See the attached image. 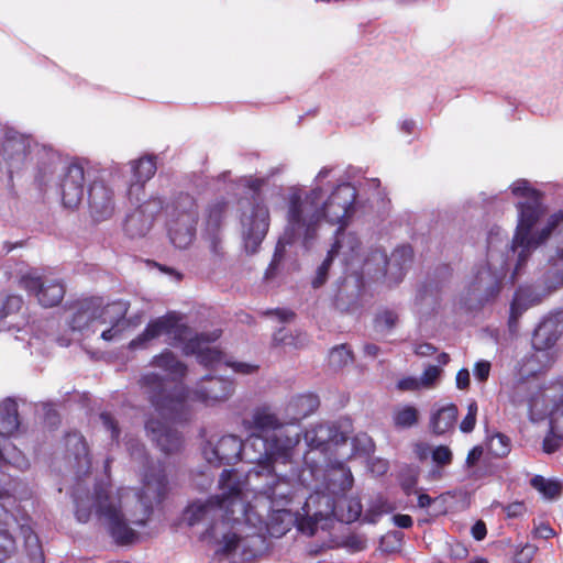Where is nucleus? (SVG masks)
Listing matches in <instances>:
<instances>
[{"label":"nucleus","instance_id":"f257e3e1","mask_svg":"<svg viewBox=\"0 0 563 563\" xmlns=\"http://www.w3.org/2000/svg\"><path fill=\"white\" fill-rule=\"evenodd\" d=\"M151 365L168 373L170 378L153 372L141 376L139 385L146 399L164 419L187 420L190 390L181 384L188 372L187 365L168 349L155 355Z\"/></svg>","mask_w":563,"mask_h":563},{"label":"nucleus","instance_id":"f03ea898","mask_svg":"<svg viewBox=\"0 0 563 563\" xmlns=\"http://www.w3.org/2000/svg\"><path fill=\"white\" fill-rule=\"evenodd\" d=\"M511 192L516 197L525 198L516 205L518 210V223L512 238L511 249L518 253L517 269L525 265L531 252L545 243L552 233L563 223V210L552 213L547 224L534 234L532 228L545 214L547 207L543 203V192L530 186L526 179L517 180L511 186Z\"/></svg>","mask_w":563,"mask_h":563},{"label":"nucleus","instance_id":"7ed1b4c3","mask_svg":"<svg viewBox=\"0 0 563 563\" xmlns=\"http://www.w3.org/2000/svg\"><path fill=\"white\" fill-rule=\"evenodd\" d=\"M249 437L245 440L246 450H252L251 463H256L268 473L277 461L287 463L291 457L290 439L278 433L284 422L269 407H258L253 411L250 421H245Z\"/></svg>","mask_w":563,"mask_h":563},{"label":"nucleus","instance_id":"20e7f679","mask_svg":"<svg viewBox=\"0 0 563 563\" xmlns=\"http://www.w3.org/2000/svg\"><path fill=\"white\" fill-rule=\"evenodd\" d=\"M220 494L211 496L206 503H195L189 506L188 522L190 526L203 520L211 510H220L222 520L228 525L238 521L236 514L245 515L249 504L243 493V482L234 470H223L219 478Z\"/></svg>","mask_w":563,"mask_h":563},{"label":"nucleus","instance_id":"39448f33","mask_svg":"<svg viewBox=\"0 0 563 563\" xmlns=\"http://www.w3.org/2000/svg\"><path fill=\"white\" fill-rule=\"evenodd\" d=\"M323 190L321 187L312 188L307 195L303 205V214L306 219H309L313 214H318V219L314 222V233L317 232V225L325 219L331 224H346V220L354 212V202L357 197L355 187L349 183L341 184L335 187L324 203L319 207L322 199Z\"/></svg>","mask_w":563,"mask_h":563},{"label":"nucleus","instance_id":"423d86ee","mask_svg":"<svg viewBox=\"0 0 563 563\" xmlns=\"http://www.w3.org/2000/svg\"><path fill=\"white\" fill-rule=\"evenodd\" d=\"M166 228L170 242L178 249H186L196 235L199 220L197 199L188 192L174 195L165 207Z\"/></svg>","mask_w":563,"mask_h":563},{"label":"nucleus","instance_id":"0eeeda50","mask_svg":"<svg viewBox=\"0 0 563 563\" xmlns=\"http://www.w3.org/2000/svg\"><path fill=\"white\" fill-rule=\"evenodd\" d=\"M318 214L311 216L309 219L305 218L303 205L300 194L294 192L289 197L288 211H287V225L283 236L279 238L275 252L266 271V276L274 273L280 264L285 247L294 243L298 238H303V243L307 245L310 240L314 238V222Z\"/></svg>","mask_w":563,"mask_h":563},{"label":"nucleus","instance_id":"6e6552de","mask_svg":"<svg viewBox=\"0 0 563 563\" xmlns=\"http://www.w3.org/2000/svg\"><path fill=\"white\" fill-rule=\"evenodd\" d=\"M266 179L251 177L246 180L245 187L252 191V210L249 216L242 218L243 236L245 249L255 253L267 234L269 228V211L262 197V188Z\"/></svg>","mask_w":563,"mask_h":563},{"label":"nucleus","instance_id":"1a4fd4ad","mask_svg":"<svg viewBox=\"0 0 563 563\" xmlns=\"http://www.w3.org/2000/svg\"><path fill=\"white\" fill-rule=\"evenodd\" d=\"M563 334V309L549 312L536 327L531 338L533 353L529 361H538L540 365L531 369L543 372L554 363L558 341Z\"/></svg>","mask_w":563,"mask_h":563},{"label":"nucleus","instance_id":"9d476101","mask_svg":"<svg viewBox=\"0 0 563 563\" xmlns=\"http://www.w3.org/2000/svg\"><path fill=\"white\" fill-rule=\"evenodd\" d=\"M168 493V479L164 467L158 464H148L143 474V486L137 494V503L141 507L140 517L132 516L131 523L145 526L153 514L154 504L162 503Z\"/></svg>","mask_w":563,"mask_h":563},{"label":"nucleus","instance_id":"9b49d317","mask_svg":"<svg viewBox=\"0 0 563 563\" xmlns=\"http://www.w3.org/2000/svg\"><path fill=\"white\" fill-rule=\"evenodd\" d=\"M93 506L97 515L108 520L109 533L117 544L129 545L139 540V533L129 527L120 509L110 501V496L103 488L95 490Z\"/></svg>","mask_w":563,"mask_h":563},{"label":"nucleus","instance_id":"f8f14e48","mask_svg":"<svg viewBox=\"0 0 563 563\" xmlns=\"http://www.w3.org/2000/svg\"><path fill=\"white\" fill-rule=\"evenodd\" d=\"M20 286L29 295H33L44 308L58 306L66 292L65 285L60 279L33 274L23 275L20 279Z\"/></svg>","mask_w":563,"mask_h":563},{"label":"nucleus","instance_id":"ddd939ff","mask_svg":"<svg viewBox=\"0 0 563 563\" xmlns=\"http://www.w3.org/2000/svg\"><path fill=\"white\" fill-rule=\"evenodd\" d=\"M253 454L252 450H246L245 441L233 434L221 437L217 443L208 444L203 449V455L207 462L216 467L222 465L234 464L245 456L250 462V456Z\"/></svg>","mask_w":563,"mask_h":563},{"label":"nucleus","instance_id":"4468645a","mask_svg":"<svg viewBox=\"0 0 563 563\" xmlns=\"http://www.w3.org/2000/svg\"><path fill=\"white\" fill-rule=\"evenodd\" d=\"M509 401L514 407L526 406L531 419L545 413V396L539 386L527 378L515 380L508 391Z\"/></svg>","mask_w":563,"mask_h":563},{"label":"nucleus","instance_id":"2eb2a0df","mask_svg":"<svg viewBox=\"0 0 563 563\" xmlns=\"http://www.w3.org/2000/svg\"><path fill=\"white\" fill-rule=\"evenodd\" d=\"M221 334L222 331L218 329L211 332L196 333L183 346V354L186 356L196 355L199 364L206 368H213L224 362V353L217 347H210L209 344L216 342Z\"/></svg>","mask_w":563,"mask_h":563},{"label":"nucleus","instance_id":"dca6fc26","mask_svg":"<svg viewBox=\"0 0 563 563\" xmlns=\"http://www.w3.org/2000/svg\"><path fill=\"white\" fill-rule=\"evenodd\" d=\"M74 310L69 320V327L73 331L84 332L89 330L95 323L104 324L106 307L100 297H90L77 300L73 303Z\"/></svg>","mask_w":563,"mask_h":563},{"label":"nucleus","instance_id":"f3484780","mask_svg":"<svg viewBox=\"0 0 563 563\" xmlns=\"http://www.w3.org/2000/svg\"><path fill=\"white\" fill-rule=\"evenodd\" d=\"M85 169L79 163H70L60 181L62 201L66 208H77L84 198Z\"/></svg>","mask_w":563,"mask_h":563},{"label":"nucleus","instance_id":"a211bd4d","mask_svg":"<svg viewBox=\"0 0 563 563\" xmlns=\"http://www.w3.org/2000/svg\"><path fill=\"white\" fill-rule=\"evenodd\" d=\"M88 208L95 222L110 219L114 213L113 191L100 180H95L88 188Z\"/></svg>","mask_w":563,"mask_h":563},{"label":"nucleus","instance_id":"6ab92c4d","mask_svg":"<svg viewBox=\"0 0 563 563\" xmlns=\"http://www.w3.org/2000/svg\"><path fill=\"white\" fill-rule=\"evenodd\" d=\"M234 391L231 380L214 376H206L201 383L190 391L189 399L205 404H214L227 400Z\"/></svg>","mask_w":563,"mask_h":563},{"label":"nucleus","instance_id":"aec40b11","mask_svg":"<svg viewBox=\"0 0 563 563\" xmlns=\"http://www.w3.org/2000/svg\"><path fill=\"white\" fill-rule=\"evenodd\" d=\"M145 429L164 453L170 454L180 450L183 445L181 434L169 428L166 422L150 418L145 421Z\"/></svg>","mask_w":563,"mask_h":563},{"label":"nucleus","instance_id":"412c9836","mask_svg":"<svg viewBox=\"0 0 563 563\" xmlns=\"http://www.w3.org/2000/svg\"><path fill=\"white\" fill-rule=\"evenodd\" d=\"M547 296L548 295H545V292L540 294L531 286L518 287L510 303L508 319V327L510 331L516 330L520 317L528 308L541 303L543 298Z\"/></svg>","mask_w":563,"mask_h":563},{"label":"nucleus","instance_id":"4be33fe9","mask_svg":"<svg viewBox=\"0 0 563 563\" xmlns=\"http://www.w3.org/2000/svg\"><path fill=\"white\" fill-rule=\"evenodd\" d=\"M500 289L501 279L489 266L481 267L470 285V291L478 292L477 300L482 305L495 299Z\"/></svg>","mask_w":563,"mask_h":563},{"label":"nucleus","instance_id":"5701e85b","mask_svg":"<svg viewBox=\"0 0 563 563\" xmlns=\"http://www.w3.org/2000/svg\"><path fill=\"white\" fill-rule=\"evenodd\" d=\"M8 497V492L0 488V500ZM16 522L15 517L0 505V562L10 558L16 550L15 539L9 532V528Z\"/></svg>","mask_w":563,"mask_h":563},{"label":"nucleus","instance_id":"b1692460","mask_svg":"<svg viewBox=\"0 0 563 563\" xmlns=\"http://www.w3.org/2000/svg\"><path fill=\"white\" fill-rule=\"evenodd\" d=\"M319 407V396L314 393H305L291 397L286 406V412L290 421L298 422L314 413Z\"/></svg>","mask_w":563,"mask_h":563},{"label":"nucleus","instance_id":"393cba45","mask_svg":"<svg viewBox=\"0 0 563 563\" xmlns=\"http://www.w3.org/2000/svg\"><path fill=\"white\" fill-rule=\"evenodd\" d=\"M67 452L74 457L79 470L89 471L91 456L85 437L78 431L67 432L65 435Z\"/></svg>","mask_w":563,"mask_h":563},{"label":"nucleus","instance_id":"a878e982","mask_svg":"<svg viewBox=\"0 0 563 563\" xmlns=\"http://www.w3.org/2000/svg\"><path fill=\"white\" fill-rule=\"evenodd\" d=\"M342 224L335 232V240L329 252L335 257L342 253L346 262L352 261L361 249V241L355 233L345 232Z\"/></svg>","mask_w":563,"mask_h":563},{"label":"nucleus","instance_id":"bb28decb","mask_svg":"<svg viewBox=\"0 0 563 563\" xmlns=\"http://www.w3.org/2000/svg\"><path fill=\"white\" fill-rule=\"evenodd\" d=\"M24 300L19 295H0V331L11 330L18 324L15 323Z\"/></svg>","mask_w":563,"mask_h":563},{"label":"nucleus","instance_id":"cd10ccee","mask_svg":"<svg viewBox=\"0 0 563 563\" xmlns=\"http://www.w3.org/2000/svg\"><path fill=\"white\" fill-rule=\"evenodd\" d=\"M459 409L456 405L449 404L432 412L430 417V429L435 435H443L454 429L457 420Z\"/></svg>","mask_w":563,"mask_h":563},{"label":"nucleus","instance_id":"c85d7f7f","mask_svg":"<svg viewBox=\"0 0 563 563\" xmlns=\"http://www.w3.org/2000/svg\"><path fill=\"white\" fill-rule=\"evenodd\" d=\"M229 201L225 198H217L208 203L205 209V231L220 232L227 212Z\"/></svg>","mask_w":563,"mask_h":563},{"label":"nucleus","instance_id":"c756f323","mask_svg":"<svg viewBox=\"0 0 563 563\" xmlns=\"http://www.w3.org/2000/svg\"><path fill=\"white\" fill-rule=\"evenodd\" d=\"M172 319L168 318V312L162 317H158L147 323L141 334L131 341L130 346L132 349L143 347L144 344L153 339L167 334V330L172 328Z\"/></svg>","mask_w":563,"mask_h":563},{"label":"nucleus","instance_id":"7c9ffc66","mask_svg":"<svg viewBox=\"0 0 563 563\" xmlns=\"http://www.w3.org/2000/svg\"><path fill=\"white\" fill-rule=\"evenodd\" d=\"M132 170L134 178L136 180V185H131L129 188V196L132 195L134 188L137 190L143 189V186L146 181H148L156 173V156L154 155H145L137 161L133 162Z\"/></svg>","mask_w":563,"mask_h":563},{"label":"nucleus","instance_id":"2f4dec72","mask_svg":"<svg viewBox=\"0 0 563 563\" xmlns=\"http://www.w3.org/2000/svg\"><path fill=\"white\" fill-rule=\"evenodd\" d=\"M153 223L136 208L126 216L123 230L131 239L143 238L151 230Z\"/></svg>","mask_w":563,"mask_h":563},{"label":"nucleus","instance_id":"473e14b6","mask_svg":"<svg viewBox=\"0 0 563 563\" xmlns=\"http://www.w3.org/2000/svg\"><path fill=\"white\" fill-rule=\"evenodd\" d=\"M168 318L172 319V328L167 330V335H170L175 342L183 343V346H185V343L194 338L190 327L183 322V317L178 312L169 311Z\"/></svg>","mask_w":563,"mask_h":563},{"label":"nucleus","instance_id":"72a5a7b5","mask_svg":"<svg viewBox=\"0 0 563 563\" xmlns=\"http://www.w3.org/2000/svg\"><path fill=\"white\" fill-rule=\"evenodd\" d=\"M335 309L342 312H353L360 308L358 291L347 292L345 284L339 287L333 298Z\"/></svg>","mask_w":563,"mask_h":563},{"label":"nucleus","instance_id":"f704fd0d","mask_svg":"<svg viewBox=\"0 0 563 563\" xmlns=\"http://www.w3.org/2000/svg\"><path fill=\"white\" fill-rule=\"evenodd\" d=\"M26 145L22 140L5 139L2 144L1 155L5 162L22 163L26 157Z\"/></svg>","mask_w":563,"mask_h":563},{"label":"nucleus","instance_id":"c9c22d12","mask_svg":"<svg viewBox=\"0 0 563 563\" xmlns=\"http://www.w3.org/2000/svg\"><path fill=\"white\" fill-rule=\"evenodd\" d=\"M419 421V411L412 405H405L397 408L393 415V422L396 428L409 429Z\"/></svg>","mask_w":563,"mask_h":563},{"label":"nucleus","instance_id":"e433bc0d","mask_svg":"<svg viewBox=\"0 0 563 563\" xmlns=\"http://www.w3.org/2000/svg\"><path fill=\"white\" fill-rule=\"evenodd\" d=\"M530 485L548 499L558 498L562 493V484L555 479H547L542 475H534Z\"/></svg>","mask_w":563,"mask_h":563},{"label":"nucleus","instance_id":"4c0bfd02","mask_svg":"<svg viewBox=\"0 0 563 563\" xmlns=\"http://www.w3.org/2000/svg\"><path fill=\"white\" fill-rule=\"evenodd\" d=\"M383 257L386 271L389 269V266L393 263L394 265L398 266L400 272H402L404 268L412 262L413 250L409 244H404L394 250L389 260L386 255H383Z\"/></svg>","mask_w":563,"mask_h":563},{"label":"nucleus","instance_id":"58836bf2","mask_svg":"<svg viewBox=\"0 0 563 563\" xmlns=\"http://www.w3.org/2000/svg\"><path fill=\"white\" fill-rule=\"evenodd\" d=\"M545 295H550L563 287V266L553 264L542 276Z\"/></svg>","mask_w":563,"mask_h":563},{"label":"nucleus","instance_id":"ea45409f","mask_svg":"<svg viewBox=\"0 0 563 563\" xmlns=\"http://www.w3.org/2000/svg\"><path fill=\"white\" fill-rule=\"evenodd\" d=\"M488 451L494 457H506L511 451V440L506 434L496 432L488 441Z\"/></svg>","mask_w":563,"mask_h":563},{"label":"nucleus","instance_id":"a19ab883","mask_svg":"<svg viewBox=\"0 0 563 563\" xmlns=\"http://www.w3.org/2000/svg\"><path fill=\"white\" fill-rule=\"evenodd\" d=\"M166 203L158 196H152L143 203H141L137 209L148 219L152 223H154L156 217L164 212L165 213Z\"/></svg>","mask_w":563,"mask_h":563},{"label":"nucleus","instance_id":"79ce46f5","mask_svg":"<svg viewBox=\"0 0 563 563\" xmlns=\"http://www.w3.org/2000/svg\"><path fill=\"white\" fill-rule=\"evenodd\" d=\"M329 361L332 366L341 368L353 363V352L346 344L336 345L330 351Z\"/></svg>","mask_w":563,"mask_h":563},{"label":"nucleus","instance_id":"37998d69","mask_svg":"<svg viewBox=\"0 0 563 563\" xmlns=\"http://www.w3.org/2000/svg\"><path fill=\"white\" fill-rule=\"evenodd\" d=\"M334 256L328 252L327 257L323 260L321 265L317 268L316 276L311 280V286L314 289L322 287L329 276L330 267L333 263Z\"/></svg>","mask_w":563,"mask_h":563},{"label":"nucleus","instance_id":"c03bdc74","mask_svg":"<svg viewBox=\"0 0 563 563\" xmlns=\"http://www.w3.org/2000/svg\"><path fill=\"white\" fill-rule=\"evenodd\" d=\"M375 327L379 330H391L398 322V314L390 309L379 311L375 317Z\"/></svg>","mask_w":563,"mask_h":563},{"label":"nucleus","instance_id":"a18cd8bd","mask_svg":"<svg viewBox=\"0 0 563 563\" xmlns=\"http://www.w3.org/2000/svg\"><path fill=\"white\" fill-rule=\"evenodd\" d=\"M551 432L563 437V399L550 412Z\"/></svg>","mask_w":563,"mask_h":563},{"label":"nucleus","instance_id":"49530a36","mask_svg":"<svg viewBox=\"0 0 563 563\" xmlns=\"http://www.w3.org/2000/svg\"><path fill=\"white\" fill-rule=\"evenodd\" d=\"M477 411V402L475 400L470 401L467 406V413L460 423V430L462 432L470 433L474 430L476 426Z\"/></svg>","mask_w":563,"mask_h":563},{"label":"nucleus","instance_id":"de8ad7c7","mask_svg":"<svg viewBox=\"0 0 563 563\" xmlns=\"http://www.w3.org/2000/svg\"><path fill=\"white\" fill-rule=\"evenodd\" d=\"M103 427L106 430L110 432L111 440L114 443H119L121 429L119 427L118 421L114 419V417L110 412H101L99 416Z\"/></svg>","mask_w":563,"mask_h":563},{"label":"nucleus","instance_id":"09e8293b","mask_svg":"<svg viewBox=\"0 0 563 563\" xmlns=\"http://www.w3.org/2000/svg\"><path fill=\"white\" fill-rule=\"evenodd\" d=\"M442 369L439 366L428 365L419 379L420 386L426 388L432 387L440 377Z\"/></svg>","mask_w":563,"mask_h":563},{"label":"nucleus","instance_id":"8fccbe9b","mask_svg":"<svg viewBox=\"0 0 563 563\" xmlns=\"http://www.w3.org/2000/svg\"><path fill=\"white\" fill-rule=\"evenodd\" d=\"M240 537L234 532H229L223 534L222 538V547L217 551L222 555L232 554L239 547Z\"/></svg>","mask_w":563,"mask_h":563},{"label":"nucleus","instance_id":"3c124183","mask_svg":"<svg viewBox=\"0 0 563 563\" xmlns=\"http://www.w3.org/2000/svg\"><path fill=\"white\" fill-rule=\"evenodd\" d=\"M432 460L440 466H446L452 463L453 454L446 445H439L432 451Z\"/></svg>","mask_w":563,"mask_h":563},{"label":"nucleus","instance_id":"603ef678","mask_svg":"<svg viewBox=\"0 0 563 563\" xmlns=\"http://www.w3.org/2000/svg\"><path fill=\"white\" fill-rule=\"evenodd\" d=\"M563 437H560L559 434H554L551 432V429L549 430V433L545 435L542 442V450L547 454H552L556 452L562 444Z\"/></svg>","mask_w":563,"mask_h":563},{"label":"nucleus","instance_id":"864d4df0","mask_svg":"<svg viewBox=\"0 0 563 563\" xmlns=\"http://www.w3.org/2000/svg\"><path fill=\"white\" fill-rule=\"evenodd\" d=\"M225 365L233 369L234 373L241 375H251L256 373L260 369V366L256 364H251L246 362H231L224 361Z\"/></svg>","mask_w":563,"mask_h":563},{"label":"nucleus","instance_id":"5fc2aeb1","mask_svg":"<svg viewBox=\"0 0 563 563\" xmlns=\"http://www.w3.org/2000/svg\"><path fill=\"white\" fill-rule=\"evenodd\" d=\"M490 369H492L490 362L481 360L475 363L473 373H474L475 378L478 382L484 383L488 379Z\"/></svg>","mask_w":563,"mask_h":563},{"label":"nucleus","instance_id":"6e6d98bb","mask_svg":"<svg viewBox=\"0 0 563 563\" xmlns=\"http://www.w3.org/2000/svg\"><path fill=\"white\" fill-rule=\"evenodd\" d=\"M418 477L417 475H409L401 479L400 487L406 496L418 494L417 489Z\"/></svg>","mask_w":563,"mask_h":563},{"label":"nucleus","instance_id":"4d7b16f0","mask_svg":"<svg viewBox=\"0 0 563 563\" xmlns=\"http://www.w3.org/2000/svg\"><path fill=\"white\" fill-rule=\"evenodd\" d=\"M420 387L419 379L412 376L404 377L397 383V388L401 391H415Z\"/></svg>","mask_w":563,"mask_h":563},{"label":"nucleus","instance_id":"13d9d810","mask_svg":"<svg viewBox=\"0 0 563 563\" xmlns=\"http://www.w3.org/2000/svg\"><path fill=\"white\" fill-rule=\"evenodd\" d=\"M504 511L509 518H517L522 516L526 512V506L522 501H515L511 504H508Z\"/></svg>","mask_w":563,"mask_h":563},{"label":"nucleus","instance_id":"bf43d9fd","mask_svg":"<svg viewBox=\"0 0 563 563\" xmlns=\"http://www.w3.org/2000/svg\"><path fill=\"white\" fill-rule=\"evenodd\" d=\"M455 383H456V387L461 390H465L470 387L471 379H470V372L467 368H461L456 373Z\"/></svg>","mask_w":563,"mask_h":563},{"label":"nucleus","instance_id":"052dcab7","mask_svg":"<svg viewBox=\"0 0 563 563\" xmlns=\"http://www.w3.org/2000/svg\"><path fill=\"white\" fill-rule=\"evenodd\" d=\"M210 243V250L213 254L220 255L222 253V243L219 235L220 232H206Z\"/></svg>","mask_w":563,"mask_h":563},{"label":"nucleus","instance_id":"680f3d73","mask_svg":"<svg viewBox=\"0 0 563 563\" xmlns=\"http://www.w3.org/2000/svg\"><path fill=\"white\" fill-rule=\"evenodd\" d=\"M292 336L291 335H288L286 332H285V329L284 328H280L278 331H276L273 335V344L274 345H286V344H292Z\"/></svg>","mask_w":563,"mask_h":563},{"label":"nucleus","instance_id":"e2e57ef3","mask_svg":"<svg viewBox=\"0 0 563 563\" xmlns=\"http://www.w3.org/2000/svg\"><path fill=\"white\" fill-rule=\"evenodd\" d=\"M393 522L398 528L409 529L413 525V520L409 515L397 514L393 517Z\"/></svg>","mask_w":563,"mask_h":563},{"label":"nucleus","instance_id":"0e129e2a","mask_svg":"<svg viewBox=\"0 0 563 563\" xmlns=\"http://www.w3.org/2000/svg\"><path fill=\"white\" fill-rule=\"evenodd\" d=\"M483 455V448L479 445L474 446L471 449L466 456V464L467 466H474L479 461V459Z\"/></svg>","mask_w":563,"mask_h":563},{"label":"nucleus","instance_id":"69168bd1","mask_svg":"<svg viewBox=\"0 0 563 563\" xmlns=\"http://www.w3.org/2000/svg\"><path fill=\"white\" fill-rule=\"evenodd\" d=\"M487 534L486 525L484 521L478 520L474 523L472 527V536L475 540L481 541L483 540Z\"/></svg>","mask_w":563,"mask_h":563},{"label":"nucleus","instance_id":"338daca9","mask_svg":"<svg viewBox=\"0 0 563 563\" xmlns=\"http://www.w3.org/2000/svg\"><path fill=\"white\" fill-rule=\"evenodd\" d=\"M437 351H438V349L431 343H421V344H418L415 349V353L418 356H431V355L435 354Z\"/></svg>","mask_w":563,"mask_h":563},{"label":"nucleus","instance_id":"774afa93","mask_svg":"<svg viewBox=\"0 0 563 563\" xmlns=\"http://www.w3.org/2000/svg\"><path fill=\"white\" fill-rule=\"evenodd\" d=\"M75 516L79 522L86 523L91 517V508L77 504Z\"/></svg>","mask_w":563,"mask_h":563}]
</instances>
